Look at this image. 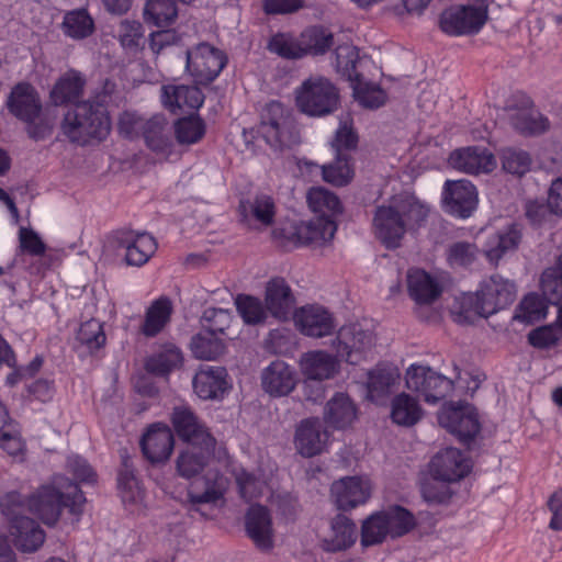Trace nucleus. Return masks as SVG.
I'll return each instance as SVG.
<instances>
[{
  "label": "nucleus",
  "mask_w": 562,
  "mask_h": 562,
  "mask_svg": "<svg viewBox=\"0 0 562 562\" xmlns=\"http://www.w3.org/2000/svg\"><path fill=\"white\" fill-rule=\"evenodd\" d=\"M540 288L548 303L552 305L562 303V252L555 258L553 266L542 271Z\"/></svg>",
  "instance_id": "nucleus-49"
},
{
  "label": "nucleus",
  "mask_w": 562,
  "mask_h": 562,
  "mask_svg": "<svg viewBox=\"0 0 562 562\" xmlns=\"http://www.w3.org/2000/svg\"><path fill=\"white\" fill-rule=\"evenodd\" d=\"M139 446L144 458L150 464H164L175 449L173 431L167 424H151L142 436Z\"/></svg>",
  "instance_id": "nucleus-15"
},
{
  "label": "nucleus",
  "mask_w": 562,
  "mask_h": 562,
  "mask_svg": "<svg viewBox=\"0 0 562 562\" xmlns=\"http://www.w3.org/2000/svg\"><path fill=\"white\" fill-rule=\"evenodd\" d=\"M537 293H528L520 301L514 319L526 324H533L543 319L547 315V304Z\"/></svg>",
  "instance_id": "nucleus-57"
},
{
  "label": "nucleus",
  "mask_w": 562,
  "mask_h": 562,
  "mask_svg": "<svg viewBox=\"0 0 562 562\" xmlns=\"http://www.w3.org/2000/svg\"><path fill=\"white\" fill-rule=\"evenodd\" d=\"M449 483L451 482L436 479L435 475L423 482L420 493L425 502L431 505L448 504L453 495Z\"/></svg>",
  "instance_id": "nucleus-61"
},
{
  "label": "nucleus",
  "mask_w": 562,
  "mask_h": 562,
  "mask_svg": "<svg viewBox=\"0 0 562 562\" xmlns=\"http://www.w3.org/2000/svg\"><path fill=\"white\" fill-rule=\"evenodd\" d=\"M357 540V526L355 521L339 513L330 520V536L322 542L326 552H340L351 548Z\"/></svg>",
  "instance_id": "nucleus-32"
},
{
  "label": "nucleus",
  "mask_w": 562,
  "mask_h": 562,
  "mask_svg": "<svg viewBox=\"0 0 562 562\" xmlns=\"http://www.w3.org/2000/svg\"><path fill=\"white\" fill-rule=\"evenodd\" d=\"M323 350L308 351L301 359V369L307 380L323 381L333 378L339 370V360Z\"/></svg>",
  "instance_id": "nucleus-35"
},
{
  "label": "nucleus",
  "mask_w": 562,
  "mask_h": 562,
  "mask_svg": "<svg viewBox=\"0 0 562 562\" xmlns=\"http://www.w3.org/2000/svg\"><path fill=\"white\" fill-rule=\"evenodd\" d=\"M205 132V122L198 114L179 117L173 124L175 138L179 145L196 144L204 137Z\"/></svg>",
  "instance_id": "nucleus-50"
},
{
  "label": "nucleus",
  "mask_w": 562,
  "mask_h": 562,
  "mask_svg": "<svg viewBox=\"0 0 562 562\" xmlns=\"http://www.w3.org/2000/svg\"><path fill=\"white\" fill-rule=\"evenodd\" d=\"M437 419L442 428L467 447L474 441L482 428L476 407L462 401L457 404L445 403Z\"/></svg>",
  "instance_id": "nucleus-9"
},
{
  "label": "nucleus",
  "mask_w": 562,
  "mask_h": 562,
  "mask_svg": "<svg viewBox=\"0 0 562 562\" xmlns=\"http://www.w3.org/2000/svg\"><path fill=\"white\" fill-rule=\"evenodd\" d=\"M307 202L314 212L323 213L329 212L330 217L342 213V204L340 199L334 192L318 187L312 188L307 193Z\"/></svg>",
  "instance_id": "nucleus-54"
},
{
  "label": "nucleus",
  "mask_w": 562,
  "mask_h": 562,
  "mask_svg": "<svg viewBox=\"0 0 562 562\" xmlns=\"http://www.w3.org/2000/svg\"><path fill=\"white\" fill-rule=\"evenodd\" d=\"M295 104L310 117H324L340 106L339 89L325 77H310L295 90Z\"/></svg>",
  "instance_id": "nucleus-5"
},
{
  "label": "nucleus",
  "mask_w": 562,
  "mask_h": 562,
  "mask_svg": "<svg viewBox=\"0 0 562 562\" xmlns=\"http://www.w3.org/2000/svg\"><path fill=\"white\" fill-rule=\"evenodd\" d=\"M143 18L146 24L156 27H169L178 18V7L175 0H147Z\"/></svg>",
  "instance_id": "nucleus-45"
},
{
  "label": "nucleus",
  "mask_w": 562,
  "mask_h": 562,
  "mask_svg": "<svg viewBox=\"0 0 562 562\" xmlns=\"http://www.w3.org/2000/svg\"><path fill=\"white\" fill-rule=\"evenodd\" d=\"M372 345V334L359 324L344 325L333 340L337 357L350 364L360 363Z\"/></svg>",
  "instance_id": "nucleus-13"
},
{
  "label": "nucleus",
  "mask_w": 562,
  "mask_h": 562,
  "mask_svg": "<svg viewBox=\"0 0 562 562\" xmlns=\"http://www.w3.org/2000/svg\"><path fill=\"white\" fill-rule=\"evenodd\" d=\"M29 496L19 491H9L0 496V512L9 520L10 526L20 518H27Z\"/></svg>",
  "instance_id": "nucleus-59"
},
{
  "label": "nucleus",
  "mask_w": 562,
  "mask_h": 562,
  "mask_svg": "<svg viewBox=\"0 0 562 562\" xmlns=\"http://www.w3.org/2000/svg\"><path fill=\"white\" fill-rule=\"evenodd\" d=\"M76 341L78 348L85 349L90 356L94 355L106 344L103 324L95 318L81 323L76 334Z\"/></svg>",
  "instance_id": "nucleus-47"
},
{
  "label": "nucleus",
  "mask_w": 562,
  "mask_h": 562,
  "mask_svg": "<svg viewBox=\"0 0 562 562\" xmlns=\"http://www.w3.org/2000/svg\"><path fill=\"white\" fill-rule=\"evenodd\" d=\"M216 439L188 443L176 459L179 476L190 480L201 474L215 456Z\"/></svg>",
  "instance_id": "nucleus-18"
},
{
  "label": "nucleus",
  "mask_w": 562,
  "mask_h": 562,
  "mask_svg": "<svg viewBox=\"0 0 562 562\" xmlns=\"http://www.w3.org/2000/svg\"><path fill=\"white\" fill-rule=\"evenodd\" d=\"M261 387L271 397L289 395L296 386V371L283 360L271 361L261 371Z\"/></svg>",
  "instance_id": "nucleus-23"
},
{
  "label": "nucleus",
  "mask_w": 562,
  "mask_h": 562,
  "mask_svg": "<svg viewBox=\"0 0 562 562\" xmlns=\"http://www.w3.org/2000/svg\"><path fill=\"white\" fill-rule=\"evenodd\" d=\"M259 132L273 149L283 150L300 144V132L292 113L280 101H270L261 113Z\"/></svg>",
  "instance_id": "nucleus-6"
},
{
  "label": "nucleus",
  "mask_w": 562,
  "mask_h": 562,
  "mask_svg": "<svg viewBox=\"0 0 562 562\" xmlns=\"http://www.w3.org/2000/svg\"><path fill=\"white\" fill-rule=\"evenodd\" d=\"M112 127L108 105L92 100L81 101L67 111L61 121L63 133L71 143L87 145L104 140Z\"/></svg>",
  "instance_id": "nucleus-2"
},
{
  "label": "nucleus",
  "mask_w": 562,
  "mask_h": 562,
  "mask_svg": "<svg viewBox=\"0 0 562 562\" xmlns=\"http://www.w3.org/2000/svg\"><path fill=\"white\" fill-rule=\"evenodd\" d=\"M424 411L417 398L402 392L394 396L391 404V419L404 427L416 425L423 417Z\"/></svg>",
  "instance_id": "nucleus-40"
},
{
  "label": "nucleus",
  "mask_w": 562,
  "mask_h": 562,
  "mask_svg": "<svg viewBox=\"0 0 562 562\" xmlns=\"http://www.w3.org/2000/svg\"><path fill=\"white\" fill-rule=\"evenodd\" d=\"M86 79L79 71L70 70L59 77L53 86L49 98L55 105L79 103L83 93Z\"/></svg>",
  "instance_id": "nucleus-37"
},
{
  "label": "nucleus",
  "mask_w": 562,
  "mask_h": 562,
  "mask_svg": "<svg viewBox=\"0 0 562 562\" xmlns=\"http://www.w3.org/2000/svg\"><path fill=\"white\" fill-rule=\"evenodd\" d=\"M355 99L366 109L375 110L383 106L386 102L385 91L378 85L364 82L352 86Z\"/></svg>",
  "instance_id": "nucleus-60"
},
{
  "label": "nucleus",
  "mask_w": 562,
  "mask_h": 562,
  "mask_svg": "<svg viewBox=\"0 0 562 562\" xmlns=\"http://www.w3.org/2000/svg\"><path fill=\"white\" fill-rule=\"evenodd\" d=\"M170 423L173 435H177L187 445L215 439L205 423L198 417L190 406H175L170 413Z\"/></svg>",
  "instance_id": "nucleus-21"
},
{
  "label": "nucleus",
  "mask_w": 562,
  "mask_h": 562,
  "mask_svg": "<svg viewBox=\"0 0 562 562\" xmlns=\"http://www.w3.org/2000/svg\"><path fill=\"white\" fill-rule=\"evenodd\" d=\"M245 531L259 550L269 551L273 548L272 518L268 507L255 504L247 509Z\"/></svg>",
  "instance_id": "nucleus-24"
},
{
  "label": "nucleus",
  "mask_w": 562,
  "mask_h": 562,
  "mask_svg": "<svg viewBox=\"0 0 562 562\" xmlns=\"http://www.w3.org/2000/svg\"><path fill=\"white\" fill-rule=\"evenodd\" d=\"M172 304L169 297L161 296L155 300L145 313V321L140 333L146 337L157 336L169 323Z\"/></svg>",
  "instance_id": "nucleus-42"
},
{
  "label": "nucleus",
  "mask_w": 562,
  "mask_h": 562,
  "mask_svg": "<svg viewBox=\"0 0 562 562\" xmlns=\"http://www.w3.org/2000/svg\"><path fill=\"white\" fill-rule=\"evenodd\" d=\"M322 175L326 182L335 187L349 184L355 177V166L351 156L335 155L333 162L323 166Z\"/></svg>",
  "instance_id": "nucleus-51"
},
{
  "label": "nucleus",
  "mask_w": 562,
  "mask_h": 562,
  "mask_svg": "<svg viewBox=\"0 0 562 562\" xmlns=\"http://www.w3.org/2000/svg\"><path fill=\"white\" fill-rule=\"evenodd\" d=\"M183 363V355L176 345L165 344L161 348L147 357L145 370L156 376H167Z\"/></svg>",
  "instance_id": "nucleus-39"
},
{
  "label": "nucleus",
  "mask_w": 562,
  "mask_h": 562,
  "mask_svg": "<svg viewBox=\"0 0 562 562\" xmlns=\"http://www.w3.org/2000/svg\"><path fill=\"white\" fill-rule=\"evenodd\" d=\"M194 393L204 401H222L232 390L225 367L204 366L192 380Z\"/></svg>",
  "instance_id": "nucleus-20"
},
{
  "label": "nucleus",
  "mask_w": 562,
  "mask_h": 562,
  "mask_svg": "<svg viewBox=\"0 0 562 562\" xmlns=\"http://www.w3.org/2000/svg\"><path fill=\"white\" fill-rule=\"evenodd\" d=\"M510 123L522 135H539L550 127L548 117L533 109L530 98L525 99L522 109L510 115Z\"/></svg>",
  "instance_id": "nucleus-38"
},
{
  "label": "nucleus",
  "mask_w": 562,
  "mask_h": 562,
  "mask_svg": "<svg viewBox=\"0 0 562 562\" xmlns=\"http://www.w3.org/2000/svg\"><path fill=\"white\" fill-rule=\"evenodd\" d=\"M265 302L267 311L276 318L286 321L291 315L295 297L282 277L271 278L266 285Z\"/></svg>",
  "instance_id": "nucleus-30"
},
{
  "label": "nucleus",
  "mask_w": 562,
  "mask_h": 562,
  "mask_svg": "<svg viewBox=\"0 0 562 562\" xmlns=\"http://www.w3.org/2000/svg\"><path fill=\"white\" fill-rule=\"evenodd\" d=\"M61 30L72 40H85L94 33V20L86 8L74 9L65 13Z\"/></svg>",
  "instance_id": "nucleus-44"
},
{
  "label": "nucleus",
  "mask_w": 562,
  "mask_h": 562,
  "mask_svg": "<svg viewBox=\"0 0 562 562\" xmlns=\"http://www.w3.org/2000/svg\"><path fill=\"white\" fill-rule=\"evenodd\" d=\"M199 85H166L161 87V101L166 109L177 114L183 109L199 110L203 103L205 95L198 87Z\"/></svg>",
  "instance_id": "nucleus-28"
},
{
  "label": "nucleus",
  "mask_w": 562,
  "mask_h": 562,
  "mask_svg": "<svg viewBox=\"0 0 562 562\" xmlns=\"http://www.w3.org/2000/svg\"><path fill=\"white\" fill-rule=\"evenodd\" d=\"M407 291L419 305L434 303L442 293L439 282L424 269L407 272Z\"/></svg>",
  "instance_id": "nucleus-34"
},
{
  "label": "nucleus",
  "mask_w": 562,
  "mask_h": 562,
  "mask_svg": "<svg viewBox=\"0 0 562 562\" xmlns=\"http://www.w3.org/2000/svg\"><path fill=\"white\" fill-rule=\"evenodd\" d=\"M10 533L15 548L21 552H35L45 541V531L37 521L27 517L20 518L10 526Z\"/></svg>",
  "instance_id": "nucleus-36"
},
{
  "label": "nucleus",
  "mask_w": 562,
  "mask_h": 562,
  "mask_svg": "<svg viewBox=\"0 0 562 562\" xmlns=\"http://www.w3.org/2000/svg\"><path fill=\"white\" fill-rule=\"evenodd\" d=\"M358 144L359 135L352 126V119L340 120L339 126L330 142L335 155L350 156V151L356 150Z\"/></svg>",
  "instance_id": "nucleus-53"
},
{
  "label": "nucleus",
  "mask_w": 562,
  "mask_h": 562,
  "mask_svg": "<svg viewBox=\"0 0 562 562\" xmlns=\"http://www.w3.org/2000/svg\"><path fill=\"white\" fill-rule=\"evenodd\" d=\"M393 383L394 375L387 369L376 368L368 374V392L371 397L385 396Z\"/></svg>",
  "instance_id": "nucleus-64"
},
{
  "label": "nucleus",
  "mask_w": 562,
  "mask_h": 562,
  "mask_svg": "<svg viewBox=\"0 0 562 562\" xmlns=\"http://www.w3.org/2000/svg\"><path fill=\"white\" fill-rule=\"evenodd\" d=\"M236 310L248 325L260 324L267 314L261 301L252 295L239 294L235 300Z\"/></svg>",
  "instance_id": "nucleus-62"
},
{
  "label": "nucleus",
  "mask_w": 562,
  "mask_h": 562,
  "mask_svg": "<svg viewBox=\"0 0 562 562\" xmlns=\"http://www.w3.org/2000/svg\"><path fill=\"white\" fill-rule=\"evenodd\" d=\"M375 237L390 250L401 246L406 233V223L400 210L392 205H379L373 216Z\"/></svg>",
  "instance_id": "nucleus-17"
},
{
  "label": "nucleus",
  "mask_w": 562,
  "mask_h": 562,
  "mask_svg": "<svg viewBox=\"0 0 562 562\" xmlns=\"http://www.w3.org/2000/svg\"><path fill=\"white\" fill-rule=\"evenodd\" d=\"M406 385L428 404L445 400L454 389V380L430 367L411 366L406 372Z\"/></svg>",
  "instance_id": "nucleus-11"
},
{
  "label": "nucleus",
  "mask_w": 562,
  "mask_h": 562,
  "mask_svg": "<svg viewBox=\"0 0 562 562\" xmlns=\"http://www.w3.org/2000/svg\"><path fill=\"white\" fill-rule=\"evenodd\" d=\"M488 20V3L477 0L473 4L452 5L439 16V29L449 36L476 35Z\"/></svg>",
  "instance_id": "nucleus-8"
},
{
  "label": "nucleus",
  "mask_w": 562,
  "mask_h": 562,
  "mask_svg": "<svg viewBox=\"0 0 562 562\" xmlns=\"http://www.w3.org/2000/svg\"><path fill=\"white\" fill-rule=\"evenodd\" d=\"M358 408L347 393L336 392L323 411V423L333 430H345L353 424Z\"/></svg>",
  "instance_id": "nucleus-29"
},
{
  "label": "nucleus",
  "mask_w": 562,
  "mask_h": 562,
  "mask_svg": "<svg viewBox=\"0 0 562 562\" xmlns=\"http://www.w3.org/2000/svg\"><path fill=\"white\" fill-rule=\"evenodd\" d=\"M140 135L151 151L162 155L171 154L173 147L171 128L164 114H155L146 120L142 125Z\"/></svg>",
  "instance_id": "nucleus-31"
},
{
  "label": "nucleus",
  "mask_w": 562,
  "mask_h": 562,
  "mask_svg": "<svg viewBox=\"0 0 562 562\" xmlns=\"http://www.w3.org/2000/svg\"><path fill=\"white\" fill-rule=\"evenodd\" d=\"M522 225L514 222L495 235L496 244L484 251L490 261H498L506 252L516 251L522 240Z\"/></svg>",
  "instance_id": "nucleus-46"
},
{
  "label": "nucleus",
  "mask_w": 562,
  "mask_h": 562,
  "mask_svg": "<svg viewBox=\"0 0 562 562\" xmlns=\"http://www.w3.org/2000/svg\"><path fill=\"white\" fill-rule=\"evenodd\" d=\"M336 231V222L329 215L322 214L307 222H293L276 227L272 236L284 241L285 245L300 247L312 244L324 245L334 238Z\"/></svg>",
  "instance_id": "nucleus-7"
},
{
  "label": "nucleus",
  "mask_w": 562,
  "mask_h": 562,
  "mask_svg": "<svg viewBox=\"0 0 562 562\" xmlns=\"http://www.w3.org/2000/svg\"><path fill=\"white\" fill-rule=\"evenodd\" d=\"M190 349L196 359L215 360L225 352L226 346L217 335L203 329L192 336Z\"/></svg>",
  "instance_id": "nucleus-48"
},
{
  "label": "nucleus",
  "mask_w": 562,
  "mask_h": 562,
  "mask_svg": "<svg viewBox=\"0 0 562 562\" xmlns=\"http://www.w3.org/2000/svg\"><path fill=\"white\" fill-rule=\"evenodd\" d=\"M121 465L117 471V488L124 503L135 504L144 496L142 480L127 450L120 452Z\"/></svg>",
  "instance_id": "nucleus-33"
},
{
  "label": "nucleus",
  "mask_w": 562,
  "mask_h": 562,
  "mask_svg": "<svg viewBox=\"0 0 562 562\" xmlns=\"http://www.w3.org/2000/svg\"><path fill=\"white\" fill-rule=\"evenodd\" d=\"M228 63L226 53L207 42H201L186 50V70L194 83L209 86Z\"/></svg>",
  "instance_id": "nucleus-10"
},
{
  "label": "nucleus",
  "mask_w": 562,
  "mask_h": 562,
  "mask_svg": "<svg viewBox=\"0 0 562 562\" xmlns=\"http://www.w3.org/2000/svg\"><path fill=\"white\" fill-rule=\"evenodd\" d=\"M72 487L71 493L64 494L53 485H42L29 496V510L47 526H55L65 508L71 515L80 516L83 513L86 497L78 484Z\"/></svg>",
  "instance_id": "nucleus-4"
},
{
  "label": "nucleus",
  "mask_w": 562,
  "mask_h": 562,
  "mask_svg": "<svg viewBox=\"0 0 562 562\" xmlns=\"http://www.w3.org/2000/svg\"><path fill=\"white\" fill-rule=\"evenodd\" d=\"M472 469L471 461L457 448H446L432 457L429 463L430 475L450 482L465 477Z\"/></svg>",
  "instance_id": "nucleus-22"
},
{
  "label": "nucleus",
  "mask_w": 562,
  "mask_h": 562,
  "mask_svg": "<svg viewBox=\"0 0 562 562\" xmlns=\"http://www.w3.org/2000/svg\"><path fill=\"white\" fill-rule=\"evenodd\" d=\"M330 494L337 509L351 510L363 505L371 496L370 486L359 476H346L335 481Z\"/></svg>",
  "instance_id": "nucleus-26"
},
{
  "label": "nucleus",
  "mask_w": 562,
  "mask_h": 562,
  "mask_svg": "<svg viewBox=\"0 0 562 562\" xmlns=\"http://www.w3.org/2000/svg\"><path fill=\"white\" fill-rule=\"evenodd\" d=\"M517 295L514 281L501 274H492L482 280L475 292L463 294L458 313L459 322L472 324L475 318H488L510 306Z\"/></svg>",
  "instance_id": "nucleus-1"
},
{
  "label": "nucleus",
  "mask_w": 562,
  "mask_h": 562,
  "mask_svg": "<svg viewBox=\"0 0 562 562\" xmlns=\"http://www.w3.org/2000/svg\"><path fill=\"white\" fill-rule=\"evenodd\" d=\"M390 537L386 521L380 510L368 516L361 525V546L364 548L383 543Z\"/></svg>",
  "instance_id": "nucleus-52"
},
{
  "label": "nucleus",
  "mask_w": 562,
  "mask_h": 562,
  "mask_svg": "<svg viewBox=\"0 0 562 562\" xmlns=\"http://www.w3.org/2000/svg\"><path fill=\"white\" fill-rule=\"evenodd\" d=\"M294 316L304 336L322 338L331 335L336 327L334 315L322 305L302 306Z\"/></svg>",
  "instance_id": "nucleus-25"
},
{
  "label": "nucleus",
  "mask_w": 562,
  "mask_h": 562,
  "mask_svg": "<svg viewBox=\"0 0 562 562\" xmlns=\"http://www.w3.org/2000/svg\"><path fill=\"white\" fill-rule=\"evenodd\" d=\"M238 211L245 218L251 216L261 225L270 226L274 222L277 209L272 196L260 193L252 200H240Z\"/></svg>",
  "instance_id": "nucleus-41"
},
{
  "label": "nucleus",
  "mask_w": 562,
  "mask_h": 562,
  "mask_svg": "<svg viewBox=\"0 0 562 562\" xmlns=\"http://www.w3.org/2000/svg\"><path fill=\"white\" fill-rule=\"evenodd\" d=\"M380 513L386 521L391 539L404 537L417 526L414 514L402 505H390Z\"/></svg>",
  "instance_id": "nucleus-43"
},
{
  "label": "nucleus",
  "mask_w": 562,
  "mask_h": 562,
  "mask_svg": "<svg viewBox=\"0 0 562 562\" xmlns=\"http://www.w3.org/2000/svg\"><path fill=\"white\" fill-rule=\"evenodd\" d=\"M329 437L330 432L318 417H307L296 425L293 442L299 454L313 458L325 451Z\"/></svg>",
  "instance_id": "nucleus-16"
},
{
  "label": "nucleus",
  "mask_w": 562,
  "mask_h": 562,
  "mask_svg": "<svg viewBox=\"0 0 562 562\" xmlns=\"http://www.w3.org/2000/svg\"><path fill=\"white\" fill-rule=\"evenodd\" d=\"M334 45L335 35L331 30L323 24H314L306 26L297 37L289 33L274 34L268 48L284 59L296 60L306 56H325Z\"/></svg>",
  "instance_id": "nucleus-3"
},
{
  "label": "nucleus",
  "mask_w": 562,
  "mask_h": 562,
  "mask_svg": "<svg viewBox=\"0 0 562 562\" xmlns=\"http://www.w3.org/2000/svg\"><path fill=\"white\" fill-rule=\"evenodd\" d=\"M232 319L233 317L228 310L218 307H207L202 315L204 329L215 335H225L231 326Z\"/></svg>",
  "instance_id": "nucleus-63"
},
{
  "label": "nucleus",
  "mask_w": 562,
  "mask_h": 562,
  "mask_svg": "<svg viewBox=\"0 0 562 562\" xmlns=\"http://www.w3.org/2000/svg\"><path fill=\"white\" fill-rule=\"evenodd\" d=\"M337 69L352 82V86L363 79L362 74L357 71L359 52L355 46L339 45L335 48Z\"/></svg>",
  "instance_id": "nucleus-55"
},
{
  "label": "nucleus",
  "mask_w": 562,
  "mask_h": 562,
  "mask_svg": "<svg viewBox=\"0 0 562 562\" xmlns=\"http://www.w3.org/2000/svg\"><path fill=\"white\" fill-rule=\"evenodd\" d=\"M480 256L476 244L467 240L454 241L447 249V261L451 267L469 268Z\"/></svg>",
  "instance_id": "nucleus-56"
},
{
  "label": "nucleus",
  "mask_w": 562,
  "mask_h": 562,
  "mask_svg": "<svg viewBox=\"0 0 562 562\" xmlns=\"http://www.w3.org/2000/svg\"><path fill=\"white\" fill-rule=\"evenodd\" d=\"M449 164L454 169L469 175L491 172L496 167L494 155L481 146L454 149L449 156Z\"/></svg>",
  "instance_id": "nucleus-27"
},
{
  "label": "nucleus",
  "mask_w": 562,
  "mask_h": 562,
  "mask_svg": "<svg viewBox=\"0 0 562 562\" xmlns=\"http://www.w3.org/2000/svg\"><path fill=\"white\" fill-rule=\"evenodd\" d=\"M502 168L507 173L522 177L531 169L532 158L530 154L519 148H505L501 154Z\"/></svg>",
  "instance_id": "nucleus-58"
},
{
  "label": "nucleus",
  "mask_w": 562,
  "mask_h": 562,
  "mask_svg": "<svg viewBox=\"0 0 562 562\" xmlns=\"http://www.w3.org/2000/svg\"><path fill=\"white\" fill-rule=\"evenodd\" d=\"M116 248L125 249L124 260L127 266L142 267L148 262L157 250L156 239L148 233L132 229H117L113 234Z\"/></svg>",
  "instance_id": "nucleus-14"
},
{
  "label": "nucleus",
  "mask_w": 562,
  "mask_h": 562,
  "mask_svg": "<svg viewBox=\"0 0 562 562\" xmlns=\"http://www.w3.org/2000/svg\"><path fill=\"white\" fill-rule=\"evenodd\" d=\"M5 105L9 113L21 122H32L43 111L38 91L27 81H20L11 88Z\"/></svg>",
  "instance_id": "nucleus-19"
},
{
  "label": "nucleus",
  "mask_w": 562,
  "mask_h": 562,
  "mask_svg": "<svg viewBox=\"0 0 562 562\" xmlns=\"http://www.w3.org/2000/svg\"><path fill=\"white\" fill-rule=\"evenodd\" d=\"M441 203L445 213L456 218H469L477 209V189L467 179L447 180L443 184Z\"/></svg>",
  "instance_id": "nucleus-12"
}]
</instances>
